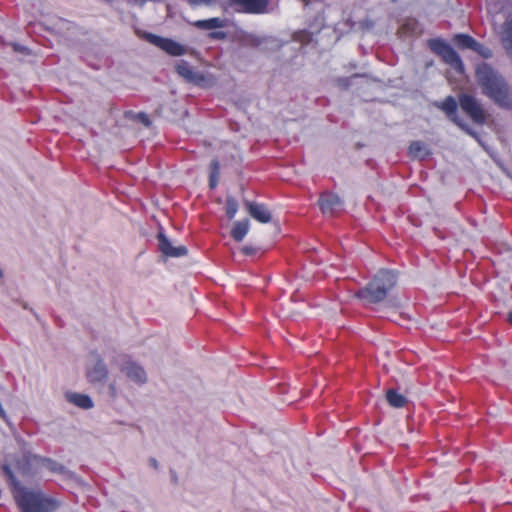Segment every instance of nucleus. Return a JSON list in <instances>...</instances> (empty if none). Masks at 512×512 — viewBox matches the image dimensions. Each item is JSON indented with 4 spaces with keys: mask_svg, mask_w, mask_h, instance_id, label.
<instances>
[{
    "mask_svg": "<svg viewBox=\"0 0 512 512\" xmlns=\"http://www.w3.org/2000/svg\"><path fill=\"white\" fill-rule=\"evenodd\" d=\"M3 471L11 486L13 498L21 512H54L60 503L41 490H32L20 484L12 469L5 465Z\"/></svg>",
    "mask_w": 512,
    "mask_h": 512,
    "instance_id": "obj_1",
    "label": "nucleus"
},
{
    "mask_svg": "<svg viewBox=\"0 0 512 512\" xmlns=\"http://www.w3.org/2000/svg\"><path fill=\"white\" fill-rule=\"evenodd\" d=\"M249 231V221L247 219L242 221H235L231 230L232 238L241 242Z\"/></svg>",
    "mask_w": 512,
    "mask_h": 512,
    "instance_id": "obj_19",
    "label": "nucleus"
},
{
    "mask_svg": "<svg viewBox=\"0 0 512 512\" xmlns=\"http://www.w3.org/2000/svg\"><path fill=\"white\" fill-rule=\"evenodd\" d=\"M136 118L146 127H149L151 125V121L148 115L144 112L138 113Z\"/></svg>",
    "mask_w": 512,
    "mask_h": 512,
    "instance_id": "obj_26",
    "label": "nucleus"
},
{
    "mask_svg": "<svg viewBox=\"0 0 512 512\" xmlns=\"http://www.w3.org/2000/svg\"><path fill=\"white\" fill-rule=\"evenodd\" d=\"M238 11L249 14H261L266 12L269 0H231Z\"/></svg>",
    "mask_w": 512,
    "mask_h": 512,
    "instance_id": "obj_11",
    "label": "nucleus"
},
{
    "mask_svg": "<svg viewBox=\"0 0 512 512\" xmlns=\"http://www.w3.org/2000/svg\"><path fill=\"white\" fill-rule=\"evenodd\" d=\"M110 391H111L112 396H115V394H116L115 384H111L110 385Z\"/></svg>",
    "mask_w": 512,
    "mask_h": 512,
    "instance_id": "obj_32",
    "label": "nucleus"
},
{
    "mask_svg": "<svg viewBox=\"0 0 512 512\" xmlns=\"http://www.w3.org/2000/svg\"><path fill=\"white\" fill-rule=\"evenodd\" d=\"M396 283L397 276L393 271L381 269L364 288L355 293V296L369 304L379 303L387 297Z\"/></svg>",
    "mask_w": 512,
    "mask_h": 512,
    "instance_id": "obj_3",
    "label": "nucleus"
},
{
    "mask_svg": "<svg viewBox=\"0 0 512 512\" xmlns=\"http://www.w3.org/2000/svg\"><path fill=\"white\" fill-rule=\"evenodd\" d=\"M423 148L424 146L420 141H414L409 146L410 153L414 155H418L423 150Z\"/></svg>",
    "mask_w": 512,
    "mask_h": 512,
    "instance_id": "obj_25",
    "label": "nucleus"
},
{
    "mask_svg": "<svg viewBox=\"0 0 512 512\" xmlns=\"http://www.w3.org/2000/svg\"><path fill=\"white\" fill-rule=\"evenodd\" d=\"M475 52L481 54L483 57L488 58L491 56V50L488 47H485L481 44V49L474 50Z\"/></svg>",
    "mask_w": 512,
    "mask_h": 512,
    "instance_id": "obj_27",
    "label": "nucleus"
},
{
    "mask_svg": "<svg viewBox=\"0 0 512 512\" xmlns=\"http://www.w3.org/2000/svg\"><path fill=\"white\" fill-rule=\"evenodd\" d=\"M458 98L461 109L473 120V122L480 125L486 122L485 110L474 96L462 93Z\"/></svg>",
    "mask_w": 512,
    "mask_h": 512,
    "instance_id": "obj_5",
    "label": "nucleus"
},
{
    "mask_svg": "<svg viewBox=\"0 0 512 512\" xmlns=\"http://www.w3.org/2000/svg\"><path fill=\"white\" fill-rule=\"evenodd\" d=\"M39 464L54 474H63L65 472V467L51 458L39 456Z\"/></svg>",
    "mask_w": 512,
    "mask_h": 512,
    "instance_id": "obj_21",
    "label": "nucleus"
},
{
    "mask_svg": "<svg viewBox=\"0 0 512 512\" xmlns=\"http://www.w3.org/2000/svg\"><path fill=\"white\" fill-rule=\"evenodd\" d=\"M176 72L187 82L194 83L198 86H204L206 76L200 72H195L192 66L185 60L179 61L176 65Z\"/></svg>",
    "mask_w": 512,
    "mask_h": 512,
    "instance_id": "obj_9",
    "label": "nucleus"
},
{
    "mask_svg": "<svg viewBox=\"0 0 512 512\" xmlns=\"http://www.w3.org/2000/svg\"><path fill=\"white\" fill-rule=\"evenodd\" d=\"M507 322L512 325V310L507 315Z\"/></svg>",
    "mask_w": 512,
    "mask_h": 512,
    "instance_id": "obj_33",
    "label": "nucleus"
},
{
    "mask_svg": "<svg viewBox=\"0 0 512 512\" xmlns=\"http://www.w3.org/2000/svg\"><path fill=\"white\" fill-rule=\"evenodd\" d=\"M122 371L125 372L127 377L137 383H144L146 381V372L141 366L134 362L128 361L125 366L122 367Z\"/></svg>",
    "mask_w": 512,
    "mask_h": 512,
    "instance_id": "obj_15",
    "label": "nucleus"
},
{
    "mask_svg": "<svg viewBox=\"0 0 512 512\" xmlns=\"http://www.w3.org/2000/svg\"><path fill=\"white\" fill-rule=\"evenodd\" d=\"M429 48L441 59L451 66L456 72H464V64L458 53L442 39H430L428 41Z\"/></svg>",
    "mask_w": 512,
    "mask_h": 512,
    "instance_id": "obj_4",
    "label": "nucleus"
},
{
    "mask_svg": "<svg viewBox=\"0 0 512 512\" xmlns=\"http://www.w3.org/2000/svg\"><path fill=\"white\" fill-rule=\"evenodd\" d=\"M35 464H39V455L26 453L16 461L15 466L23 477H33L38 473V469H34Z\"/></svg>",
    "mask_w": 512,
    "mask_h": 512,
    "instance_id": "obj_10",
    "label": "nucleus"
},
{
    "mask_svg": "<svg viewBox=\"0 0 512 512\" xmlns=\"http://www.w3.org/2000/svg\"><path fill=\"white\" fill-rule=\"evenodd\" d=\"M225 209H226V215L229 219H233L238 211V202L237 200L232 197V196H228L226 198V206H225Z\"/></svg>",
    "mask_w": 512,
    "mask_h": 512,
    "instance_id": "obj_23",
    "label": "nucleus"
},
{
    "mask_svg": "<svg viewBox=\"0 0 512 512\" xmlns=\"http://www.w3.org/2000/svg\"><path fill=\"white\" fill-rule=\"evenodd\" d=\"M436 107L441 109L446 116L455 123L458 127L464 130L467 134L471 135L474 138H478L476 132L470 129L463 121L458 117V103L453 96H447L442 102L436 103Z\"/></svg>",
    "mask_w": 512,
    "mask_h": 512,
    "instance_id": "obj_6",
    "label": "nucleus"
},
{
    "mask_svg": "<svg viewBox=\"0 0 512 512\" xmlns=\"http://www.w3.org/2000/svg\"><path fill=\"white\" fill-rule=\"evenodd\" d=\"M318 204L323 214L332 215L342 206V201L334 193H323L318 200Z\"/></svg>",
    "mask_w": 512,
    "mask_h": 512,
    "instance_id": "obj_13",
    "label": "nucleus"
},
{
    "mask_svg": "<svg viewBox=\"0 0 512 512\" xmlns=\"http://www.w3.org/2000/svg\"><path fill=\"white\" fill-rule=\"evenodd\" d=\"M2 277H3V272H2V270L0 269V278H2Z\"/></svg>",
    "mask_w": 512,
    "mask_h": 512,
    "instance_id": "obj_35",
    "label": "nucleus"
},
{
    "mask_svg": "<svg viewBox=\"0 0 512 512\" xmlns=\"http://www.w3.org/2000/svg\"><path fill=\"white\" fill-rule=\"evenodd\" d=\"M149 462H150V465H151L153 468H155V469H157V468H158V462H157V460H156V459L151 458V459L149 460Z\"/></svg>",
    "mask_w": 512,
    "mask_h": 512,
    "instance_id": "obj_31",
    "label": "nucleus"
},
{
    "mask_svg": "<svg viewBox=\"0 0 512 512\" xmlns=\"http://www.w3.org/2000/svg\"><path fill=\"white\" fill-rule=\"evenodd\" d=\"M386 400L393 408H403L408 402L407 398L395 389L386 391Z\"/></svg>",
    "mask_w": 512,
    "mask_h": 512,
    "instance_id": "obj_18",
    "label": "nucleus"
},
{
    "mask_svg": "<svg viewBox=\"0 0 512 512\" xmlns=\"http://www.w3.org/2000/svg\"><path fill=\"white\" fill-rule=\"evenodd\" d=\"M476 79L484 95L498 106L512 108V93L505 79L489 64L482 63L476 69Z\"/></svg>",
    "mask_w": 512,
    "mask_h": 512,
    "instance_id": "obj_2",
    "label": "nucleus"
},
{
    "mask_svg": "<svg viewBox=\"0 0 512 512\" xmlns=\"http://www.w3.org/2000/svg\"><path fill=\"white\" fill-rule=\"evenodd\" d=\"M210 37L215 38V39H223L225 37V33L224 32H212L210 34Z\"/></svg>",
    "mask_w": 512,
    "mask_h": 512,
    "instance_id": "obj_29",
    "label": "nucleus"
},
{
    "mask_svg": "<svg viewBox=\"0 0 512 512\" xmlns=\"http://www.w3.org/2000/svg\"><path fill=\"white\" fill-rule=\"evenodd\" d=\"M145 38L149 43L155 45L171 56H182L187 52V49L184 45L170 38H164L152 33H147Z\"/></svg>",
    "mask_w": 512,
    "mask_h": 512,
    "instance_id": "obj_7",
    "label": "nucleus"
},
{
    "mask_svg": "<svg viewBox=\"0 0 512 512\" xmlns=\"http://www.w3.org/2000/svg\"><path fill=\"white\" fill-rule=\"evenodd\" d=\"M159 250L166 257H182L187 255L188 249L184 245L174 247L166 235L160 232L157 236Z\"/></svg>",
    "mask_w": 512,
    "mask_h": 512,
    "instance_id": "obj_12",
    "label": "nucleus"
},
{
    "mask_svg": "<svg viewBox=\"0 0 512 512\" xmlns=\"http://www.w3.org/2000/svg\"><path fill=\"white\" fill-rule=\"evenodd\" d=\"M241 251L245 255H251L254 252V249L249 246H244V247H242Z\"/></svg>",
    "mask_w": 512,
    "mask_h": 512,
    "instance_id": "obj_30",
    "label": "nucleus"
},
{
    "mask_svg": "<svg viewBox=\"0 0 512 512\" xmlns=\"http://www.w3.org/2000/svg\"><path fill=\"white\" fill-rule=\"evenodd\" d=\"M66 399L68 402L82 409H90L93 407L92 399L86 394L69 392L66 394Z\"/></svg>",
    "mask_w": 512,
    "mask_h": 512,
    "instance_id": "obj_17",
    "label": "nucleus"
},
{
    "mask_svg": "<svg viewBox=\"0 0 512 512\" xmlns=\"http://www.w3.org/2000/svg\"><path fill=\"white\" fill-rule=\"evenodd\" d=\"M503 42L512 49V19L506 20L503 24Z\"/></svg>",
    "mask_w": 512,
    "mask_h": 512,
    "instance_id": "obj_22",
    "label": "nucleus"
},
{
    "mask_svg": "<svg viewBox=\"0 0 512 512\" xmlns=\"http://www.w3.org/2000/svg\"><path fill=\"white\" fill-rule=\"evenodd\" d=\"M13 47H14V50H16V51H23L24 50V48L20 47L18 44H14Z\"/></svg>",
    "mask_w": 512,
    "mask_h": 512,
    "instance_id": "obj_34",
    "label": "nucleus"
},
{
    "mask_svg": "<svg viewBox=\"0 0 512 512\" xmlns=\"http://www.w3.org/2000/svg\"><path fill=\"white\" fill-rule=\"evenodd\" d=\"M219 177L220 176L214 177L213 175H209V187L211 189H215L216 188V186L218 185Z\"/></svg>",
    "mask_w": 512,
    "mask_h": 512,
    "instance_id": "obj_28",
    "label": "nucleus"
},
{
    "mask_svg": "<svg viewBox=\"0 0 512 512\" xmlns=\"http://www.w3.org/2000/svg\"><path fill=\"white\" fill-rule=\"evenodd\" d=\"M210 175L220 176V163L217 159H213L210 163Z\"/></svg>",
    "mask_w": 512,
    "mask_h": 512,
    "instance_id": "obj_24",
    "label": "nucleus"
},
{
    "mask_svg": "<svg viewBox=\"0 0 512 512\" xmlns=\"http://www.w3.org/2000/svg\"><path fill=\"white\" fill-rule=\"evenodd\" d=\"M91 363L86 367V377L92 384L103 382L108 377V369L100 355L96 352L91 353Z\"/></svg>",
    "mask_w": 512,
    "mask_h": 512,
    "instance_id": "obj_8",
    "label": "nucleus"
},
{
    "mask_svg": "<svg viewBox=\"0 0 512 512\" xmlns=\"http://www.w3.org/2000/svg\"><path fill=\"white\" fill-rule=\"evenodd\" d=\"M249 215L260 223H269L272 219L270 211L265 205L257 202H245Z\"/></svg>",
    "mask_w": 512,
    "mask_h": 512,
    "instance_id": "obj_14",
    "label": "nucleus"
},
{
    "mask_svg": "<svg viewBox=\"0 0 512 512\" xmlns=\"http://www.w3.org/2000/svg\"><path fill=\"white\" fill-rule=\"evenodd\" d=\"M193 25L198 29H217L225 26V21L219 17L209 18L205 20H197Z\"/></svg>",
    "mask_w": 512,
    "mask_h": 512,
    "instance_id": "obj_20",
    "label": "nucleus"
},
{
    "mask_svg": "<svg viewBox=\"0 0 512 512\" xmlns=\"http://www.w3.org/2000/svg\"><path fill=\"white\" fill-rule=\"evenodd\" d=\"M453 42L460 49H470V50L481 49V44L468 34H462V33L456 34L453 37Z\"/></svg>",
    "mask_w": 512,
    "mask_h": 512,
    "instance_id": "obj_16",
    "label": "nucleus"
}]
</instances>
